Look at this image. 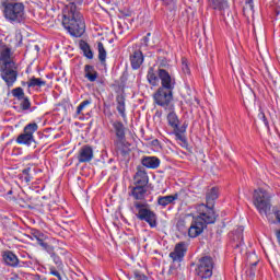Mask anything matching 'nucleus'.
Here are the masks:
<instances>
[{
    "instance_id": "f257e3e1",
    "label": "nucleus",
    "mask_w": 280,
    "mask_h": 280,
    "mask_svg": "<svg viewBox=\"0 0 280 280\" xmlns=\"http://www.w3.org/2000/svg\"><path fill=\"white\" fill-rule=\"evenodd\" d=\"M80 5H82V0L70 2L62 11V25L69 35L74 36V38H80L86 30Z\"/></svg>"
},
{
    "instance_id": "f03ea898",
    "label": "nucleus",
    "mask_w": 280,
    "mask_h": 280,
    "mask_svg": "<svg viewBox=\"0 0 280 280\" xmlns=\"http://www.w3.org/2000/svg\"><path fill=\"white\" fill-rule=\"evenodd\" d=\"M0 78L5 82L7 86H14L19 79V67L14 61L12 48L0 40Z\"/></svg>"
},
{
    "instance_id": "7ed1b4c3",
    "label": "nucleus",
    "mask_w": 280,
    "mask_h": 280,
    "mask_svg": "<svg viewBox=\"0 0 280 280\" xmlns=\"http://www.w3.org/2000/svg\"><path fill=\"white\" fill-rule=\"evenodd\" d=\"M2 16L10 25H25L27 12L25 3L19 0H1Z\"/></svg>"
},
{
    "instance_id": "20e7f679",
    "label": "nucleus",
    "mask_w": 280,
    "mask_h": 280,
    "mask_svg": "<svg viewBox=\"0 0 280 280\" xmlns=\"http://www.w3.org/2000/svg\"><path fill=\"white\" fill-rule=\"evenodd\" d=\"M197 213L198 215L194 218L188 229L189 237H198L205 231L207 224H213L215 222V211L205 203L197 207Z\"/></svg>"
},
{
    "instance_id": "39448f33",
    "label": "nucleus",
    "mask_w": 280,
    "mask_h": 280,
    "mask_svg": "<svg viewBox=\"0 0 280 280\" xmlns=\"http://www.w3.org/2000/svg\"><path fill=\"white\" fill-rule=\"evenodd\" d=\"M115 135L114 148L120 156L130 154V142L126 141V126L119 120L110 121Z\"/></svg>"
},
{
    "instance_id": "423d86ee",
    "label": "nucleus",
    "mask_w": 280,
    "mask_h": 280,
    "mask_svg": "<svg viewBox=\"0 0 280 280\" xmlns=\"http://www.w3.org/2000/svg\"><path fill=\"white\" fill-rule=\"evenodd\" d=\"M148 207V202L133 201L131 211L136 213V218H138V220L148 222L151 229H156V226H159V217H156L155 212L150 210Z\"/></svg>"
},
{
    "instance_id": "0eeeda50",
    "label": "nucleus",
    "mask_w": 280,
    "mask_h": 280,
    "mask_svg": "<svg viewBox=\"0 0 280 280\" xmlns=\"http://www.w3.org/2000/svg\"><path fill=\"white\" fill-rule=\"evenodd\" d=\"M272 194L264 188H258L254 190L253 205L257 209L260 215H268L270 209H272Z\"/></svg>"
},
{
    "instance_id": "6e6552de",
    "label": "nucleus",
    "mask_w": 280,
    "mask_h": 280,
    "mask_svg": "<svg viewBox=\"0 0 280 280\" xmlns=\"http://www.w3.org/2000/svg\"><path fill=\"white\" fill-rule=\"evenodd\" d=\"M213 268H215L213 258L211 256H202L198 259L195 275L201 280L211 279L213 277Z\"/></svg>"
},
{
    "instance_id": "1a4fd4ad",
    "label": "nucleus",
    "mask_w": 280,
    "mask_h": 280,
    "mask_svg": "<svg viewBox=\"0 0 280 280\" xmlns=\"http://www.w3.org/2000/svg\"><path fill=\"white\" fill-rule=\"evenodd\" d=\"M38 131V124L36 122H30L27 124L24 129L23 132L20 133L16 138V143H19V145H27L30 148V145H32V143H34L35 139H34V132Z\"/></svg>"
},
{
    "instance_id": "9d476101",
    "label": "nucleus",
    "mask_w": 280,
    "mask_h": 280,
    "mask_svg": "<svg viewBox=\"0 0 280 280\" xmlns=\"http://www.w3.org/2000/svg\"><path fill=\"white\" fill-rule=\"evenodd\" d=\"M153 100L158 104V106H162V108H166L174 100V90H165L159 88L156 92L153 94Z\"/></svg>"
},
{
    "instance_id": "9b49d317",
    "label": "nucleus",
    "mask_w": 280,
    "mask_h": 280,
    "mask_svg": "<svg viewBox=\"0 0 280 280\" xmlns=\"http://www.w3.org/2000/svg\"><path fill=\"white\" fill-rule=\"evenodd\" d=\"M158 75L161 82L160 89L166 91H174V89H176V79L172 77L167 70L160 68L158 70Z\"/></svg>"
},
{
    "instance_id": "f8f14e48",
    "label": "nucleus",
    "mask_w": 280,
    "mask_h": 280,
    "mask_svg": "<svg viewBox=\"0 0 280 280\" xmlns=\"http://www.w3.org/2000/svg\"><path fill=\"white\" fill-rule=\"evenodd\" d=\"M230 8L229 0H208V9L219 12L221 16H224Z\"/></svg>"
},
{
    "instance_id": "ddd939ff",
    "label": "nucleus",
    "mask_w": 280,
    "mask_h": 280,
    "mask_svg": "<svg viewBox=\"0 0 280 280\" xmlns=\"http://www.w3.org/2000/svg\"><path fill=\"white\" fill-rule=\"evenodd\" d=\"M93 147L84 144L83 147L80 148L77 159L79 163H91L93 161Z\"/></svg>"
},
{
    "instance_id": "4468645a",
    "label": "nucleus",
    "mask_w": 280,
    "mask_h": 280,
    "mask_svg": "<svg viewBox=\"0 0 280 280\" xmlns=\"http://www.w3.org/2000/svg\"><path fill=\"white\" fill-rule=\"evenodd\" d=\"M32 242L34 240L37 241L38 245L44 248V250H47L48 253L54 252V247L49 246V244L45 243V234L36 229L31 230V235L28 236Z\"/></svg>"
},
{
    "instance_id": "2eb2a0df",
    "label": "nucleus",
    "mask_w": 280,
    "mask_h": 280,
    "mask_svg": "<svg viewBox=\"0 0 280 280\" xmlns=\"http://www.w3.org/2000/svg\"><path fill=\"white\" fill-rule=\"evenodd\" d=\"M186 253H187V244H185V242H180L176 244L174 250L170 253V257L173 261L180 262L183 261Z\"/></svg>"
},
{
    "instance_id": "dca6fc26",
    "label": "nucleus",
    "mask_w": 280,
    "mask_h": 280,
    "mask_svg": "<svg viewBox=\"0 0 280 280\" xmlns=\"http://www.w3.org/2000/svg\"><path fill=\"white\" fill-rule=\"evenodd\" d=\"M149 182L150 178L148 177V173L143 170H138L133 176V183L136 187H148Z\"/></svg>"
},
{
    "instance_id": "f3484780",
    "label": "nucleus",
    "mask_w": 280,
    "mask_h": 280,
    "mask_svg": "<svg viewBox=\"0 0 280 280\" xmlns=\"http://www.w3.org/2000/svg\"><path fill=\"white\" fill-rule=\"evenodd\" d=\"M143 52L141 50H135L130 55L131 69L136 70L141 69V65H143Z\"/></svg>"
},
{
    "instance_id": "a211bd4d",
    "label": "nucleus",
    "mask_w": 280,
    "mask_h": 280,
    "mask_svg": "<svg viewBox=\"0 0 280 280\" xmlns=\"http://www.w3.org/2000/svg\"><path fill=\"white\" fill-rule=\"evenodd\" d=\"M147 195L148 188H145L144 186L131 187L130 196H132V198L137 200L136 202H139V200H145Z\"/></svg>"
},
{
    "instance_id": "6ab92c4d",
    "label": "nucleus",
    "mask_w": 280,
    "mask_h": 280,
    "mask_svg": "<svg viewBox=\"0 0 280 280\" xmlns=\"http://www.w3.org/2000/svg\"><path fill=\"white\" fill-rule=\"evenodd\" d=\"M141 163L148 170H156L161 165V160L156 156H143Z\"/></svg>"
},
{
    "instance_id": "aec40b11",
    "label": "nucleus",
    "mask_w": 280,
    "mask_h": 280,
    "mask_svg": "<svg viewBox=\"0 0 280 280\" xmlns=\"http://www.w3.org/2000/svg\"><path fill=\"white\" fill-rule=\"evenodd\" d=\"M176 200H178V192L174 195L160 196L158 197V205H160V207H167V205H174Z\"/></svg>"
},
{
    "instance_id": "412c9836",
    "label": "nucleus",
    "mask_w": 280,
    "mask_h": 280,
    "mask_svg": "<svg viewBox=\"0 0 280 280\" xmlns=\"http://www.w3.org/2000/svg\"><path fill=\"white\" fill-rule=\"evenodd\" d=\"M84 78L89 80V82H95L98 78L97 70H95V67L91 65L84 66Z\"/></svg>"
},
{
    "instance_id": "4be33fe9",
    "label": "nucleus",
    "mask_w": 280,
    "mask_h": 280,
    "mask_svg": "<svg viewBox=\"0 0 280 280\" xmlns=\"http://www.w3.org/2000/svg\"><path fill=\"white\" fill-rule=\"evenodd\" d=\"M218 198H220V189L218 187H212L207 190L206 192L207 205H213V202H215Z\"/></svg>"
},
{
    "instance_id": "5701e85b",
    "label": "nucleus",
    "mask_w": 280,
    "mask_h": 280,
    "mask_svg": "<svg viewBox=\"0 0 280 280\" xmlns=\"http://www.w3.org/2000/svg\"><path fill=\"white\" fill-rule=\"evenodd\" d=\"M3 260L7 266H11V268H16V266H19V257H16L12 252H5L3 254Z\"/></svg>"
},
{
    "instance_id": "b1692460",
    "label": "nucleus",
    "mask_w": 280,
    "mask_h": 280,
    "mask_svg": "<svg viewBox=\"0 0 280 280\" xmlns=\"http://www.w3.org/2000/svg\"><path fill=\"white\" fill-rule=\"evenodd\" d=\"M116 109L122 119H126V98L124 95L116 96Z\"/></svg>"
},
{
    "instance_id": "393cba45",
    "label": "nucleus",
    "mask_w": 280,
    "mask_h": 280,
    "mask_svg": "<svg viewBox=\"0 0 280 280\" xmlns=\"http://www.w3.org/2000/svg\"><path fill=\"white\" fill-rule=\"evenodd\" d=\"M167 124L172 127L173 131L180 129V120L178 119V115L174 112L167 115Z\"/></svg>"
},
{
    "instance_id": "a878e982",
    "label": "nucleus",
    "mask_w": 280,
    "mask_h": 280,
    "mask_svg": "<svg viewBox=\"0 0 280 280\" xmlns=\"http://www.w3.org/2000/svg\"><path fill=\"white\" fill-rule=\"evenodd\" d=\"M79 45H80L81 51H83V56H85V58H88V60H93L94 55H93V50L91 49V46L89 45V43L81 40Z\"/></svg>"
},
{
    "instance_id": "bb28decb",
    "label": "nucleus",
    "mask_w": 280,
    "mask_h": 280,
    "mask_svg": "<svg viewBox=\"0 0 280 280\" xmlns=\"http://www.w3.org/2000/svg\"><path fill=\"white\" fill-rule=\"evenodd\" d=\"M86 106H91L90 100H85L81 102V104H79V106L77 107V112L74 114V117L77 119H80L81 121L84 119V114L82 112L84 110V108H86Z\"/></svg>"
},
{
    "instance_id": "cd10ccee",
    "label": "nucleus",
    "mask_w": 280,
    "mask_h": 280,
    "mask_svg": "<svg viewBox=\"0 0 280 280\" xmlns=\"http://www.w3.org/2000/svg\"><path fill=\"white\" fill-rule=\"evenodd\" d=\"M47 82H45L43 79H38L36 77H32L26 83H23V86H27L28 89H34L35 86H45Z\"/></svg>"
},
{
    "instance_id": "c85d7f7f",
    "label": "nucleus",
    "mask_w": 280,
    "mask_h": 280,
    "mask_svg": "<svg viewBox=\"0 0 280 280\" xmlns=\"http://www.w3.org/2000/svg\"><path fill=\"white\" fill-rule=\"evenodd\" d=\"M185 132H187L186 126H182L179 129L173 130V135H175L176 141H180L182 143H187V139L184 136Z\"/></svg>"
},
{
    "instance_id": "c756f323",
    "label": "nucleus",
    "mask_w": 280,
    "mask_h": 280,
    "mask_svg": "<svg viewBox=\"0 0 280 280\" xmlns=\"http://www.w3.org/2000/svg\"><path fill=\"white\" fill-rule=\"evenodd\" d=\"M147 80L149 82V84H151V86H159V75H156V73H154V69L150 68L147 74Z\"/></svg>"
},
{
    "instance_id": "7c9ffc66",
    "label": "nucleus",
    "mask_w": 280,
    "mask_h": 280,
    "mask_svg": "<svg viewBox=\"0 0 280 280\" xmlns=\"http://www.w3.org/2000/svg\"><path fill=\"white\" fill-rule=\"evenodd\" d=\"M97 49H98V60L100 62H106V48H104V44L102 42L97 43Z\"/></svg>"
},
{
    "instance_id": "2f4dec72",
    "label": "nucleus",
    "mask_w": 280,
    "mask_h": 280,
    "mask_svg": "<svg viewBox=\"0 0 280 280\" xmlns=\"http://www.w3.org/2000/svg\"><path fill=\"white\" fill-rule=\"evenodd\" d=\"M11 94L21 102V100H25V91H23V88H15L11 91Z\"/></svg>"
},
{
    "instance_id": "473e14b6",
    "label": "nucleus",
    "mask_w": 280,
    "mask_h": 280,
    "mask_svg": "<svg viewBox=\"0 0 280 280\" xmlns=\"http://www.w3.org/2000/svg\"><path fill=\"white\" fill-rule=\"evenodd\" d=\"M20 106L22 110H30V108H32V103L30 102V97L24 96V98L21 100Z\"/></svg>"
},
{
    "instance_id": "72a5a7b5",
    "label": "nucleus",
    "mask_w": 280,
    "mask_h": 280,
    "mask_svg": "<svg viewBox=\"0 0 280 280\" xmlns=\"http://www.w3.org/2000/svg\"><path fill=\"white\" fill-rule=\"evenodd\" d=\"M258 119H261V121H264L265 126H268V118H266V114L264 113V109H261V108H259Z\"/></svg>"
},
{
    "instance_id": "f704fd0d",
    "label": "nucleus",
    "mask_w": 280,
    "mask_h": 280,
    "mask_svg": "<svg viewBox=\"0 0 280 280\" xmlns=\"http://www.w3.org/2000/svg\"><path fill=\"white\" fill-rule=\"evenodd\" d=\"M133 277L136 280H148V277L139 271H135Z\"/></svg>"
},
{
    "instance_id": "c9c22d12",
    "label": "nucleus",
    "mask_w": 280,
    "mask_h": 280,
    "mask_svg": "<svg viewBox=\"0 0 280 280\" xmlns=\"http://www.w3.org/2000/svg\"><path fill=\"white\" fill-rule=\"evenodd\" d=\"M49 272L50 275H52V277H57V279L62 280V278L60 277V272L57 271L55 267H50Z\"/></svg>"
},
{
    "instance_id": "e433bc0d",
    "label": "nucleus",
    "mask_w": 280,
    "mask_h": 280,
    "mask_svg": "<svg viewBox=\"0 0 280 280\" xmlns=\"http://www.w3.org/2000/svg\"><path fill=\"white\" fill-rule=\"evenodd\" d=\"M150 36H152V34L148 33L147 36L142 38V45H144V47H148V45H150Z\"/></svg>"
},
{
    "instance_id": "4c0bfd02",
    "label": "nucleus",
    "mask_w": 280,
    "mask_h": 280,
    "mask_svg": "<svg viewBox=\"0 0 280 280\" xmlns=\"http://www.w3.org/2000/svg\"><path fill=\"white\" fill-rule=\"evenodd\" d=\"M182 65H183V71H184V73H188V72H189V67L187 66V62H186V61H183Z\"/></svg>"
},
{
    "instance_id": "58836bf2",
    "label": "nucleus",
    "mask_w": 280,
    "mask_h": 280,
    "mask_svg": "<svg viewBox=\"0 0 280 280\" xmlns=\"http://www.w3.org/2000/svg\"><path fill=\"white\" fill-rule=\"evenodd\" d=\"M245 3L246 7L249 8V10H254L253 0H246Z\"/></svg>"
},
{
    "instance_id": "ea45409f",
    "label": "nucleus",
    "mask_w": 280,
    "mask_h": 280,
    "mask_svg": "<svg viewBox=\"0 0 280 280\" xmlns=\"http://www.w3.org/2000/svg\"><path fill=\"white\" fill-rule=\"evenodd\" d=\"M275 215H276V220L279 222L280 224V209L275 211Z\"/></svg>"
},
{
    "instance_id": "a19ab883",
    "label": "nucleus",
    "mask_w": 280,
    "mask_h": 280,
    "mask_svg": "<svg viewBox=\"0 0 280 280\" xmlns=\"http://www.w3.org/2000/svg\"><path fill=\"white\" fill-rule=\"evenodd\" d=\"M164 5H172L174 3V0H161Z\"/></svg>"
},
{
    "instance_id": "79ce46f5",
    "label": "nucleus",
    "mask_w": 280,
    "mask_h": 280,
    "mask_svg": "<svg viewBox=\"0 0 280 280\" xmlns=\"http://www.w3.org/2000/svg\"><path fill=\"white\" fill-rule=\"evenodd\" d=\"M24 180L26 182V183H30V176H26V177H24Z\"/></svg>"
},
{
    "instance_id": "37998d69",
    "label": "nucleus",
    "mask_w": 280,
    "mask_h": 280,
    "mask_svg": "<svg viewBox=\"0 0 280 280\" xmlns=\"http://www.w3.org/2000/svg\"><path fill=\"white\" fill-rule=\"evenodd\" d=\"M23 173H24V174H27V170H24Z\"/></svg>"
}]
</instances>
